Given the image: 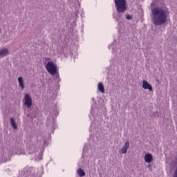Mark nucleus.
I'll return each instance as SVG.
<instances>
[{"label":"nucleus","instance_id":"nucleus-16","mask_svg":"<svg viewBox=\"0 0 177 177\" xmlns=\"http://www.w3.org/2000/svg\"><path fill=\"white\" fill-rule=\"evenodd\" d=\"M126 19H127V20H131L132 19V17L129 15H127L126 16Z\"/></svg>","mask_w":177,"mask_h":177},{"label":"nucleus","instance_id":"nucleus-6","mask_svg":"<svg viewBox=\"0 0 177 177\" xmlns=\"http://www.w3.org/2000/svg\"><path fill=\"white\" fill-rule=\"evenodd\" d=\"M129 149V141H126L122 148L119 151L120 154H127Z\"/></svg>","mask_w":177,"mask_h":177},{"label":"nucleus","instance_id":"nucleus-12","mask_svg":"<svg viewBox=\"0 0 177 177\" xmlns=\"http://www.w3.org/2000/svg\"><path fill=\"white\" fill-rule=\"evenodd\" d=\"M145 161L148 163L151 162V161H153V156L150 153H147L145 156Z\"/></svg>","mask_w":177,"mask_h":177},{"label":"nucleus","instance_id":"nucleus-3","mask_svg":"<svg viewBox=\"0 0 177 177\" xmlns=\"http://www.w3.org/2000/svg\"><path fill=\"white\" fill-rule=\"evenodd\" d=\"M46 68L50 75H53V77H55L57 80H59V71H57V66L55 63L48 62L46 65Z\"/></svg>","mask_w":177,"mask_h":177},{"label":"nucleus","instance_id":"nucleus-2","mask_svg":"<svg viewBox=\"0 0 177 177\" xmlns=\"http://www.w3.org/2000/svg\"><path fill=\"white\" fill-rule=\"evenodd\" d=\"M114 3L119 17H122L121 13H124L127 10V0H114Z\"/></svg>","mask_w":177,"mask_h":177},{"label":"nucleus","instance_id":"nucleus-13","mask_svg":"<svg viewBox=\"0 0 177 177\" xmlns=\"http://www.w3.org/2000/svg\"><path fill=\"white\" fill-rule=\"evenodd\" d=\"M97 88L101 93H104V86L103 85V83L102 82H100L97 85Z\"/></svg>","mask_w":177,"mask_h":177},{"label":"nucleus","instance_id":"nucleus-1","mask_svg":"<svg viewBox=\"0 0 177 177\" xmlns=\"http://www.w3.org/2000/svg\"><path fill=\"white\" fill-rule=\"evenodd\" d=\"M152 21L154 26H162L167 23L168 19V11L167 10L156 7L151 10Z\"/></svg>","mask_w":177,"mask_h":177},{"label":"nucleus","instance_id":"nucleus-15","mask_svg":"<svg viewBox=\"0 0 177 177\" xmlns=\"http://www.w3.org/2000/svg\"><path fill=\"white\" fill-rule=\"evenodd\" d=\"M77 174L80 177L85 176L86 175V174L84 172V170L82 169H78Z\"/></svg>","mask_w":177,"mask_h":177},{"label":"nucleus","instance_id":"nucleus-4","mask_svg":"<svg viewBox=\"0 0 177 177\" xmlns=\"http://www.w3.org/2000/svg\"><path fill=\"white\" fill-rule=\"evenodd\" d=\"M41 149H40V152L38 154L37 156H36V159L37 160H42V155L44 154V149H45V147H46V146L48 145V139L47 138H42L41 140Z\"/></svg>","mask_w":177,"mask_h":177},{"label":"nucleus","instance_id":"nucleus-14","mask_svg":"<svg viewBox=\"0 0 177 177\" xmlns=\"http://www.w3.org/2000/svg\"><path fill=\"white\" fill-rule=\"evenodd\" d=\"M10 120L11 125H12V127H13V129H17V124H16V122L15 120V118H11Z\"/></svg>","mask_w":177,"mask_h":177},{"label":"nucleus","instance_id":"nucleus-24","mask_svg":"<svg viewBox=\"0 0 177 177\" xmlns=\"http://www.w3.org/2000/svg\"><path fill=\"white\" fill-rule=\"evenodd\" d=\"M30 169L33 170L34 169H33V168H32V169Z\"/></svg>","mask_w":177,"mask_h":177},{"label":"nucleus","instance_id":"nucleus-17","mask_svg":"<svg viewBox=\"0 0 177 177\" xmlns=\"http://www.w3.org/2000/svg\"><path fill=\"white\" fill-rule=\"evenodd\" d=\"M173 177H177V168L175 169Z\"/></svg>","mask_w":177,"mask_h":177},{"label":"nucleus","instance_id":"nucleus-10","mask_svg":"<svg viewBox=\"0 0 177 177\" xmlns=\"http://www.w3.org/2000/svg\"><path fill=\"white\" fill-rule=\"evenodd\" d=\"M0 160H1V161H10V156L8 155V153H5L1 154Z\"/></svg>","mask_w":177,"mask_h":177},{"label":"nucleus","instance_id":"nucleus-18","mask_svg":"<svg viewBox=\"0 0 177 177\" xmlns=\"http://www.w3.org/2000/svg\"><path fill=\"white\" fill-rule=\"evenodd\" d=\"M111 48H112V52H115L114 50V44H112L111 46H110Z\"/></svg>","mask_w":177,"mask_h":177},{"label":"nucleus","instance_id":"nucleus-22","mask_svg":"<svg viewBox=\"0 0 177 177\" xmlns=\"http://www.w3.org/2000/svg\"><path fill=\"white\" fill-rule=\"evenodd\" d=\"M84 151H85V148H83Z\"/></svg>","mask_w":177,"mask_h":177},{"label":"nucleus","instance_id":"nucleus-21","mask_svg":"<svg viewBox=\"0 0 177 177\" xmlns=\"http://www.w3.org/2000/svg\"><path fill=\"white\" fill-rule=\"evenodd\" d=\"M46 60L48 62V61L50 60V59L46 58Z\"/></svg>","mask_w":177,"mask_h":177},{"label":"nucleus","instance_id":"nucleus-23","mask_svg":"<svg viewBox=\"0 0 177 177\" xmlns=\"http://www.w3.org/2000/svg\"><path fill=\"white\" fill-rule=\"evenodd\" d=\"M154 114H157V112H156V113H154Z\"/></svg>","mask_w":177,"mask_h":177},{"label":"nucleus","instance_id":"nucleus-9","mask_svg":"<svg viewBox=\"0 0 177 177\" xmlns=\"http://www.w3.org/2000/svg\"><path fill=\"white\" fill-rule=\"evenodd\" d=\"M47 125L48 127H51V128H55V118H50V117H49L47 120Z\"/></svg>","mask_w":177,"mask_h":177},{"label":"nucleus","instance_id":"nucleus-11","mask_svg":"<svg viewBox=\"0 0 177 177\" xmlns=\"http://www.w3.org/2000/svg\"><path fill=\"white\" fill-rule=\"evenodd\" d=\"M9 55V51L7 48H3L0 50V57H5Z\"/></svg>","mask_w":177,"mask_h":177},{"label":"nucleus","instance_id":"nucleus-5","mask_svg":"<svg viewBox=\"0 0 177 177\" xmlns=\"http://www.w3.org/2000/svg\"><path fill=\"white\" fill-rule=\"evenodd\" d=\"M24 104L28 109L32 106V99L28 94H26L24 98Z\"/></svg>","mask_w":177,"mask_h":177},{"label":"nucleus","instance_id":"nucleus-8","mask_svg":"<svg viewBox=\"0 0 177 177\" xmlns=\"http://www.w3.org/2000/svg\"><path fill=\"white\" fill-rule=\"evenodd\" d=\"M18 84L19 88H21L22 91H24V88H26V86H24V80L23 79V77L20 76L18 77Z\"/></svg>","mask_w":177,"mask_h":177},{"label":"nucleus","instance_id":"nucleus-7","mask_svg":"<svg viewBox=\"0 0 177 177\" xmlns=\"http://www.w3.org/2000/svg\"><path fill=\"white\" fill-rule=\"evenodd\" d=\"M142 88H143V89H148V91H149V92H153V87L146 80H143V82H142Z\"/></svg>","mask_w":177,"mask_h":177},{"label":"nucleus","instance_id":"nucleus-19","mask_svg":"<svg viewBox=\"0 0 177 177\" xmlns=\"http://www.w3.org/2000/svg\"><path fill=\"white\" fill-rule=\"evenodd\" d=\"M23 153H21V152H17V153L16 154H18L19 156H20V155H21Z\"/></svg>","mask_w":177,"mask_h":177},{"label":"nucleus","instance_id":"nucleus-20","mask_svg":"<svg viewBox=\"0 0 177 177\" xmlns=\"http://www.w3.org/2000/svg\"><path fill=\"white\" fill-rule=\"evenodd\" d=\"M113 17H114V19H115V20H120V18H117V17H115V16H114Z\"/></svg>","mask_w":177,"mask_h":177}]
</instances>
